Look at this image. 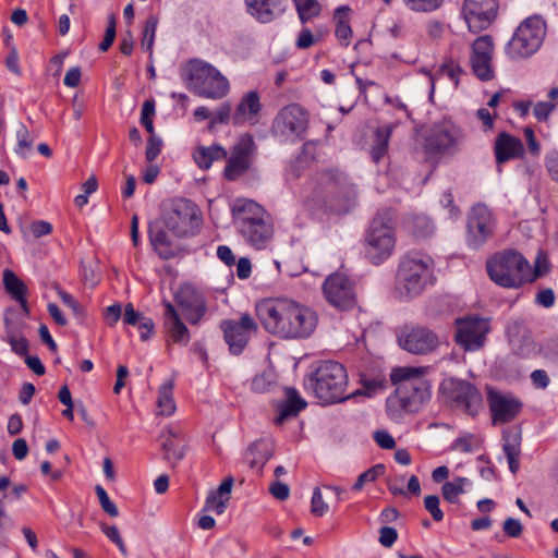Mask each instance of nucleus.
Returning <instances> with one entry per match:
<instances>
[{"mask_svg": "<svg viewBox=\"0 0 558 558\" xmlns=\"http://www.w3.org/2000/svg\"><path fill=\"white\" fill-rule=\"evenodd\" d=\"M454 142L451 133L442 128L435 129L425 141V151L428 155H436L447 150Z\"/></svg>", "mask_w": 558, "mask_h": 558, "instance_id": "e433bc0d", "label": "nucleus"}, {"mask_svg": "<svg viewBox=\"0 0 558 558\" xmlns=\"http://www.w3.org/2000/svg\"><path fill=\"white\" fill-rule=\"evenodd\" d=\"M434 260L429 255L411 252L399 264L396 276V291L400 298L412 299L420 295L432 283Z\"/></svg>", "mask_w": 558, "mask_h": 558, "instance_id": "f03ea898", "label": "nucleus"}, {"mask_svg": "<svg viewBox=\"0 0 558 558\" xmlns=\"http://www.w3.org/2000/svg\"><path fill=\"white\" fill-rule=\"evenodd\" d=\"M149 239L154 250L162 259L172 258L175 255L174 246L166 230L159 227L150 228Z\"/></svg>", "mask_w": 558, "mask_h": 558, "instance_id": "c9c22d12", "label": "nucleus"}, {"mask_svg": "<svg viewBox=\"0 0 558 558\" xmlns=\"http://www.w3.org/2000/svg\"><path fill=\"white\" fill-rule=\"evenodd\" d=\"M260 110L259 96L256 92L251 90L244 95L232 114V123L241 125L255 117Z\"/></svg>", "mask_w": 558, "mask_h": 558, "instance_id": "2f4dec72", "label": "nucleus"}, {"mask_svg": "<svg viewBox=\"0 0 558 558\" xmlns=\"http://www.w3.org/2000/svg\"><path fill=\"white\" fill-rule=\"evenodd\" d=\"M495 219L490 209L484 204L472 207L466 223V241L473 248L481 247L493 236Z\"/></svg>", "mask_w": 558, "mask_h": 558, "instance_id": "dca6fc26", "label": "nucleus"}, {"mask_svg": "<svg viewBox=\"0 0 558 558\" xmlns=\"http://www.w3.org/2000/svg\"><path fill=\"white\" fill-rule=\"evenodd\" d=\"M5 340L11 345L14 353L26 355L28 352V341L20 335L12 326L9 318H5Z\"/></svg>", "mask_w": 558, "mask_h": 558, "instance_id": "a18cd8bd", "label": "nucleus"}, {"mask_svg": "<svg viewBox=\"0 0 558 558\" xmlns=\"http://www.w3.org/2000/svg\"><path fill=\"white\" fill-rule=\"evenodd\" d=\"M494 150L497 163L501 165L511 159L522 157L524 154V146L520 138L502 132L496 137Z\"/></svg>", "mask_w": 558, "mask_h": 558, "instance_id": "bb28decb", "label": "nucleus"}, {"mask_svg": "<svg viewBox=\"0 0 558 558\" xmlns=\"http://www.w3.org/2000/svg\"><path fill=\"white\" fill-rule=\"evenodd\" d=\"M100 529L102 531V533L112 542L114 543L118 548L120 549V551L125 555L126 554V547H125V544L120 535V532L118 530L117 526L114 525H107L105 523H102L100 525Z\"/></svg>", "mask_w": 558, "mask_h": 558, "instance_id": "4d7b16f0", "label": "nucleus"}, {"mask_svg": "<svg viewBox=\"0 0 558 558\" xmlns=\"http://www.w3.org/2000/svg\"><path fill=\"white\" fill-rule=\"evenodd\" d=\"M175 301L192 325H197L206 313L204 299L192 287L182 288L175 295Z\"/></svg>", "mask_w": 558, "mask_h": 558, "instance_id": "5701e85b", "label": "nucleus"}, {"mask_svg": "<svg viewBox=\"0 0 558 558\" xmlns=\"http://www.w3.org/2000/svg\"><path fill=\"white\" fill-rule=\"evenodd\" d=\"M439 392L452 407H456L469 415L475 416L483 408V397L478 389L471 383L446 378L439 386Z\"/></svg>", "mask_w": 558, "mask_h": 558, "instance_id": "9d476101", "label": "nucleus"}, {"mask_svg": "<svg viewBox=\"0 0 558 558\" xmlns=\"http://www.w3.org/2000/svg\"><path fill=\"white\" fill-rule=\"evenodd\" d=\"M520 442L521 436L518 433H504V452L507 457L510 471L515 474L520 468Z\"/></svg>", "mask_w": 558, "mask_h": 558, "instance_id": "4c0bfd02", "label": "nucleus"}, {"mask_svg": "<svg viewBox=\"0 0 558 558\" xmlns=\"http://www.w3.org/2000/svg\"><path fill=\"white\" fill-rule=\"evenodd\" d=\"M323 293L326 301L339 310L347 311L356 304L354 283L342 272H333L325 279Z\"/></svg>", "mask_w": 558, "mask_h": 558, "instance_id": "4468645a", "label": "nucleus"}, {"mask_svg": "<svg viewBox=\"0 0 558 558\" xmlns=\"http://www.w3.org/2000/svg\"><path fill=\"white\" fill-rule=\"evenodd\" d=\"M233 477L228 476L225 478L217 489L209 492L205 501V510L213 511L217 514H222L230 500L231 490L233 487Z\"/></svg>", "mask_w": 558, "mask_h": 558, "instance_id": "c756f323", "label": "nucleus"}, {"mask_svg": "<svg viewBox=\"0 0 558 558\" xmlns=\"http://www.w3.org/2000/svg\"><path fill=\"white\" fill-rule=\"evenodd\" d=\"M255 143L248 134L241 136L231 149L223 174L227 180L235 181L246 173L254 159Z\"/></svg>", "mask_w": 558, "mask_h": 558, "instance_id": "a211bd4d", "label": "nucleus"}, {"mask_svg": "<svg viewBox=\"0 0 558 558\" xmlns=\"http://www.w3.org/2000/svg\"><path fill=\"white\" fill-rule=\"evenodd\" d=\"M486 270L492 281L502 288H520L538 275L532 272L529 262L518 252L508 250L493 255L486 262Z\"/></svg>", "mask_w": 558, "mask_h": 558, "instance_id": "20e7f679", "label": "nucleus"}, {"mask_svg": "<svg viewBox=\"0 0 558 558\" xmlns=\"http://www.w3.org/2000/svg\"><path fill=\"white\" fill-rule=\"evenodd\" d=\"M286 397V400L279 407V415L276 418L277 424H281L290 417H295L307 404L294 388H287Z\"/></svg>", "mask_w": 558, "mask_h": 558, "instance_id": "473e14b6", "label": "nucleus"}, {"mask_svg": "<svg viewBox=\"0 0 558 558\" xmlns=\"http://www.w3.org/2000/svg\"><path fill=\"white\" fill-rule=\"evenodd\" d=\"M302 23H305L320 13L317 0H293Z\"/></svg>", "mask_w": 558, "mask_h": 558, "instance_id": "49530a36", "label": "nucleus"}, {"mask_svg": "<svg viewBox=\"0 0 558 558\" xmlns=\"http://www.w3.org/2000/svg\"><path fill=\"white\" fill-rule=\"evenodd\" d=\"M493 51V38L488 35L476 38L472 44L470 63L473 73L481 81H489L494 77Z\"/></svg>", "mask_w": 558, "mask_h": 558, "instance_id": "aec40b11", "label": "nucleus"}, {"mask_svg": "<svg viewBox=\"0 0 558 558\" xmlns=\"http://www.w3.org/2000/svg\"><path fill=\"white\" fill-rule=\"evenodd\" d=\"M545 166L553 180L558 182V151L553 150L546 155Z\"/></svg>", "mask_w": 558, "mask_h": 558, "instance_id": "338daca9", "label": "nucleus"}, {"mask_svg": "<svg viewBox=\"0 0 558 558\" xmlns=\"http://www.w3.org/2000/svg\"><path fill=\"white\" fill-rule=\"evenodd\" d=\"M407 229L417 239H426L434 232V226L426 216H414L407 220Z\"/></svg>", "mask_w": 558, "mask_h": 558, "instance_id": "37998d69", "label": "nucleus"}, {"mask_svg": "<svg viewBox=\"0 0 558 558\" xmlns=\"http://www.w3.org/2000/svg\"><path fill=\"white\" fill-rule=\"evenodd\" d=\"M123 322L128 325L137 326L138 328H146V332L141 333V339L146 341L150 338L155 324L151 318L143 316L136 312L131 303L125 305L123 313Z\"/></svg>", "mask_w": 558, "mask_h": 558, "instance_id": "ea45409f", "label": "nucleus"}, {"mask_svg": "<svg viewBox=\"0 0 558 558\" xmlns=\"http://www.w3.org/2000/svg\"><path fill=\"white\" fill-rule=\"evenodd\" d=\"M160 438L163 459L175 466L185 456L186 446L181 429L171 425L167 426Z\"/></svg>", "mask_w": 558, "mask_h": 558, "instance_id": "393cba45", "label": "nucleus"}, {"mask_svg": "<svg viewBox=\"0 0 558 558\" xmlns=\"http://www.w3.org/2000/svg\"><path fill=\"white\" fill-rule=\"evenodd\" d=\"M162 142L155 134L150 135L146 147V159L153 162L161 151Z\"/></svg>", "mask_w": 558, "mask_h": 558, "instance_id": "680f3d73", "label": "nucleus"}, {"mask_svg": "<svg viewBox=\"0 0 558 558\" xmlns=\"http://www.w3.org/2000/svg\"><path fill=\"white\" fill-rule=\"evenodd\" d=\"M155 114V102L153 100H146L142 108L141 123L145 130L150 134H155L153 117Z\"/></svg>", "mask_w": 558, "mask_h": 558, "instance_id": "864d4df0", "label": "nucleus"}, {"mask_svg": "<svg viewBox=\"0 0 558 558\" xmlns=\"http://www.w3.org/2000/svg\"><path fill=\"white\" fill-rule=\"evenodd\" d=\"M308 126V114L298 104L283 107L272 122V131L276 135L291 138H301Z\"/></svg>", "mask_w": 558, "mask_h": 558, "instance_id": "f3484780", "label": "nucleus"}, {"mask_svg": "<svg viewBox=\"0 0 558 558\" xmlns=\"http://www.w3.org/2000/svg\"><path fill=\"white\" fill-rule=\"evenodd\" d=\"M555 107L551 102L539 101L534 106L533 113L538 121H544L547 120Z\"/></svg>", "mask_w": 558, "mask_h": 558, "instance_id": "0e129e2a", "label": "nucleus"}, {"mask_svg": "<svg viewBox=\"0 0 558 558\" xmlns=\"http://www.w3.org/2000/svg\"><path fill=\"white\" fill-rule=\"evenodd\" d=\"M95 492L98 497L101 509L110 517H118V508L114 505V502L110 500L107 492L102 488V486L97 485L95 487Z\"/></svg>", "mask_w": 558, "mask_h": 558, "instance_id": "5fc2aeb1", "label": "nucleus"}, {"mask_svg": "<svg viewBox=\"0 0 558 558\" xmlns=\"http://www.w3.org/2000/svg\"><path fill=\"white\" fill-rule=\"evenodd\" d=\"M424 507L430 513L434 521L439 522L444 519V512L439 508V497L428 495L424 498Z\"/></svg>", "mask_w": 558, "mask_h": 558, "instance_id": "6e6d98bb", "label": "nucleus"}, {"mask_svg": "<svg viewBox=\"0 0 558 558\" xmlns=\"http://www.w3.org/2000/svg\"><path fill=\"white\" fill-rule=\"evenodd\" d=\"M227 155L225 147L214 144L211 146H198L193 153V158L201 169H209L215 160L226 159Z\"/></svg>", "mask_w": 558, "mask_h": 558, "instance_id": "f704fd0d", "label": "nucleus"}, {"mask_svg": "<svg viewBox=\"0 0 558 558\" xmlns=\"http://www.w3.org/2000/svg\"><path fill=\"white\" fill-rule=\"evenodd\" d=\"M245 241L255 248H265L274 236L271 220L254 223L239 229Z\"/></svg>", "mask_w": 558, "mask_h": 558, "instance_id": "cd10ccee", "label": "nucleus"}, {"mask_svg": "<svg viewBox=\"0 0 558 558\" xmlns=\"http://www.w3.org/2000/svg\"><path fill=\"white\" fill-rule=\"evenodd\" d=\"M392 130L393 126L391 124L384 125L376 130L374 144L371 149V157L374 162H379L387 154Z\"/></svg>", "mask_w": 558, "mask_h": 558, "instance_id": "a19ab883", "label": "nucleus"}, {"mask_svg": "<svg viewBox=\"0 0 558 558\" xmlns=\"http://www.w3.org/2000/svg\"><path fill=\"white\" fill-rule=\"evenodd\" d=\"M395 221L389 211L377 214L365 235V254L374 265L387 260L395 251Z\"/></svg>", "mask_w": 558, "mask_h": 558, "instance_id": "0eeeda50", "label": "nucleus"}, {"mask_svg": "<svg viewBox=\"0 0 558 558\" xmlns=\"http://www.w3.org/2000/svg\"><path fill=\"white\" fill-rule=\"evenodd\" d=\"M187 88L195 95L209 99H221L230 89L228 78L213 64L193 59L182 74Z\"/></svg>", "mask_w": 558, "mask_h": 558, "instance_id": "39448f33", "label": "nucleus"}, {"mask_svg": "<svg viewBox=\"0 0 558 558\" xmlns=\"http://www.w3.org/2000/svg\"><path fill=\"white\" fill-rule=\"evenodd\" d=\"M397 341L401 349L415 355L429 354L440 344L438 335L424 326H403Z\"/></svg>", "mask_w": 558, "mask_h": 558, "instance_id": "ddd939ff", "label": "nucleus"}, {"mask_svg": "<svg viewBox=\"0 0 558 558\" xmlns=\"http://www.w3.org/2000/svg\"><path fill=\"white\" fill-rule=\"evenodd\" d=\"M498 0H464L463 16L473 33L487 28L497 16Z\"/></svg>", "mask_w": 558, "mask_h": 558, "instance_id": "6ab92c4d", "label": "nucleus"}, {"mask_svg": "<svg viewBox=\"0 0 558 558\" xmlns=\"http://www.w3.org/2000/svg\"><path fill=\"white\" fill-rule=\"evenodd\" d=\"M502 531L507 536L517 538L521 536L523 532V525L518 519L510 517L505 520L502 524Z\"/></svg>", "mask_w": 558, "mask_h": 558, "instance_id": "bf43d9fd", "label": "nucleus"}, {"mask_svg": "<svg viewBox=\"0 0 558 558\" xmlns=\"http://www.w3.org/2000/svg\"><path fill=\"white\" fill-rule=\"evenodd\" d=\"M57 293L61 301L63 302V304L70 307L75 316L82 317L84 315L82 306L70 293L59 288L57 290Z\"/></svg>", "mask_w": 558, "mask_h": 558, "instance_id": "052dcab7", "label": "nucleus"}, {"mask_svg": "<svg viewBox=\"0 0 558 558\" xmlns=\"http://www.w3.org/2000/svg\"><path fill=\"white\" fill-rule=\"evenodd\" d=\"M270 494L278 500H286L290 495V488L287 484L276 481L269 487Z\"/></svg>", "mask_w": 558, "mask_h": 558, "instance_id": "774afa93", "label": "nucleus"}, {"mask_svg": "<svg viewBox=\"0 0 558 558\" xmlns=\"http://www.w3.org/2000/svg\"><path fill=\"white\" fill-rule=\"evenodd\" d=\"M310 381L315 396L323 402L335 403L349 398L347 395L348 375L344 367L338 362H322Z\"/></svg>", "mask_w": 558, "mask_h": 558, "instance_id": "6e6552de", "label": "nucleus"}, {"mask_svg": "<svg viewBox=\"0 0 558 558\" xmlns=\"http://www.w3.org/2000/svg\"><path fill=\"white\" fill-rule=\"evenodd\" d=\"M376 444L383 449H393L396 441L393 437L386 430H377L374 433Z\"/></svg>", "mask_w": 558, "mask_h": 558, "instance_id": "69168bd1", "label": "nucleus"}, {"mask_svg": "<svg viewBox=\"0 0 558 558\" xmlns=\"http://www.w3.org/2000/svg\"><path fill=\"white\" fill-rule=\"evenodd\" d=\"M385 473V465L384 464H376L368 469L367 471L363 472L359 475L356 482L353 485V489L360 490L364 487L365 484L372 483L376 481L378 477L384 475Z\"/></svg>", "mask_w": 558, "mask_h": 558, "instance_id": "8fccbe9b", "label": "nucleus"}, {"mask_svg": "<svg viewBox=\"0 0 558 558\" xmlns=\"http://www.w3.org/2000/svg\"><path fill=\"white\" fill-rule=\"evenodd\" d=\"M223 338L232 354H241L247 345L251 336L258 329L255 319L248 314H241L239 319H225L220 323Z\"/></svg>", "mask_w": 558, "mask_h": 558, "instance_id": "2eb2a0df", "label": "nucleus"}, {"mask_svg": "<svg viewBox=\"0 0 558 558\" xmlns=\"http://www.w3.org/2000/svg\"><path fill=\"white\" fill-rule=\"evenodd\" d=\"M469 484L470 481L466 477H454L442 485V497L450 504H459V496L465 493V486Z\"/></svg>", "mask_w": 558, "mask_h": 558, "instance_id": "c03bdc74", "label": "nucleus"}, {"mask_svg": "<svg viewBox=\"0 0 558 558\" xmlns=\"http://www.w3.org/2000/svg\"><path fill=\"white\" fill-rule=\"evenodd\" d=\"M157 23H158L157 19L155 16H150L146 21L144 32H143V38H142L141 46L143 49L149 51L150 54H151V50H153V46H154V41H155Z\"/></svg>", "mask_w": 558, "mask_h": 558, "instance_id": "3c124183", "label": "nucleus"}, {"mask_svg": "<svg viewBox=\"0 0 558 558\" xmlns=\"http://www.w3.org/2000/svg\"><path fill=\"white\" fill-rule=\"evenodd\" d=\"M165 328L170 340L177 344L186 345L190 342V331L182 322L180 314L170 302H163Z\"/></svg>", "mask_w": 558, "mask_h": 558, "instance_id": "a878e982", "label": "nucleus"}, {"mask_svg": "<svg viewBox=\"0 0 558 558\" xmlns=\"http://www.w3.org/2000/svg\"><path fill=\"white\" fill-rule=\"evenodd\" d=\"M425 374V367L403 366L392 369L390 379L397 386V399L405 412H417L430 399V385L424 378Z\"/></svg>", "mask_w": 558, "mask_h": 558, "instance_id": "7ed1b4c3", "label": "nucleus"}, {"mask_svg": "<svg viewBox=\"0 0 558 558\" xmlns=\"http://www.w3.org/2000/svg\"><path fill=\"white\" fill-rule=\"evenodd\" d=\"M291 299H266L257 303L256 313L266 331L287 339L291 322Z\"/></svg>", "mask_w": 558, "mask_h": 558, "instance_id": "f8f14e48", "label": "nucleus"}, {"mask_svg": "<svg viewBox=\"0 0 558 558\" xmlns=\"http://www.w3.org/2000/svg\"><path fill=\"white\" fill-rule=\"evenodd\" d=\"M414 12H433L439 9L444 0H402Z\"/></svg>", "mask_w": 558, "mask_h": 558, "instance_id": "603ef678", "label": "nucleus"}, {"mask_svg": "<svg viewBox=\"0 0 558 558\" xmlns=\"http://www.w3.org/2000/svg\"><path fill=\"white\" fill-rule=\"evenodd\" d=\"M275 385L276 374L271 369H266L252 379L251 388L255 392L264 393L271 390Z\"/></svg>", "mask_w": 558, "mask_h": 558, "instance_id": "de8ad7c7", "label": "nucleus"}, {"mask_svg": "<svg viewBox=\"0 0 558 558\" xmlns=\"http://www.w3.org/2000/svg\"><path fill=\"white\" fill-rule=\"evenodd\" d=\"M16 138L17 147L15 151L17 155L25 157L27 155V151H29L33 146V137L31 136L29 131L23 123L19 124V128L16 130Z\"/></svg>", "mask_w": 558, "mask_h": 558, "instance_id": "09e8293b", "label": "nucleus"}, {"mask_svg": "<svg viewBox=\"0 0 558 558\" xmlns=\"http://www.w3.org/2000/svg\"><path fill=\"white\" fill-rule=\"evenodd\" d=\"M158 415L170 416L174 413L177 407L173 400V380L162 384L158 391L157 399Z\"/></svg>", "mask_w": 558, "mask_h": 558, "instance_id": "79ce46f5", "label": "nucleus"}, {"mask_svg": "<svg viewBox=\"0 0 558 558\" xmlns=\"http://www.w3.org/2000/svg\"><path fill=\"white\" fill-rule=\"evenodd\" d=\"M454 327V341L466 352L482 350L492 329L489 318L475 314L457 318Z\"/></svg>", "mask_w": 558, "mask_h": 558, "instance_id": "9b49d317", "label": "nucleus"}, {"mask_svg": "<svg viewBox=\"0 0 558 558\" xmlns=\"http://www.w3.org/2000/svg\"><path fill=\"white\" fill-rule=\"evenodd\" d=\"M546 36V23L541 15L526 17L515 29L506 47L512 60L530 58L537 52Z\"/></svg>", "mask_w": 558, "mask_h": 558, "instance_id": "1a4fd4ad", "label": "nucleus"}, {"mask_svg": "<svg viewBox=\"0 0 558 558\" xmlns=\"http://www.w3.org/2000/svg\"><path fill=\"white\" fill-rule=\"evenodd\" d=\"M289 336L287 339H305L316 329L317 313L305 304L291 301Z\"/></svg>", "mask_w": 558, "mask_h": 558, "instance_id": "412c9836", "label": "nucleus"}, {"mask_svg": "<svg viewBox=\"0 0 558 558\" xmlns=\"http://www.w3.org/2000/svg\"><path fill=\"white\" fill-rule=\"evenodd\" d=\"M398 538V532L395 527L383 526L379 530V543L384 547H391Z\"/></svg>", "mask_w": 558, "mask_h": 558, "instance_id": "e2e57ef3", "label": "nucleus"}, {"mask_svg": "<svg viewBox=\"0 0 558 558\" xmlns=\"http://www.w3.org/2000/svg\"><path fill=\"white\" fill-rule=\"evenodd\" d=\"M487 401L494 425L513 421L522 410V402L519 399L495 390L488 391Z\"/></svg>", "mask_w": 558, "mask_h": 558, "instance_id": "4be33fe9", "label": "nucleus"}, {"mask_svg": "<svg viewBox=\"0 0 558 558\" xmlns=\"http://www.w3.org/2000/svg\"><path fill=\"white\" fill-rule=\"evenodd\" d=\"M355 198V189L338 171H324L312 178L303 191V205L311 213L347 210Z\"/></svg>", "mask_w": 558, "mask_h": 558, "instance_id": "f257e3e1", "label": "nucleus"}, {"mask_svg": "<svg viewBox=\"0 0 558 558\" xmlns=\"http://www.w3.org/2000/svg\"><path fill=\"white\" fill-rule=\"evenodd\" d=\"M350 12L351 9L348 5H342L335 11L333 15V19L337 24L335 35L340 41V44L344 47L349 46L350 38L352 36V28L349 23Z\"/></svg>", "mask_w": 558, "mask_h": 558, "instance_id": "58836bf2", "label": "nucleus"}, {"mask_svg": "<svg viewBox=\"0 0 558 558\" xmlns=\"http://www.w3.org/2000/svg\"><path fill=\"white\" fill-rule=\"evenodd\" d=\"M248 464L252 469L260 471L266 462L274 456V445L269 440H257L253 442L246 452Z\"/></svg>", "mask_w": 558, "mask_h": 558, "instance_id": "72a5a7b5", "label": "nucleus"}, {"mask_svg": "<svg viewBox=\"0 0 558 558\" xmlns=\"http://www.w3.org/2000/svg\"><path fill=\"white\" fill-rule=\"evenodd\" d=\"M162 221L167 230L174 236L191 238L199 232L203 214L193 201L174 197L165 206Z\"/></svg>", "mask_w": 558, "mask_h": 558, "instance_id": "423d86ee", "label": "nucleus"}, {"mask_svg": "<svg viewBox=\"0 0 558 558\" xmlns=\"http://www.w3.org/2000/svg\"><path fill=\"white\" fill-rule=\"evenodd\" d=\"M328 509L329 507L324 501L320 489L316 487L311 500V512L316 517H322L327 513Z\"/></svg>", "mask_w": 558, "mask_h": 558, "instance_id": "13d9d810", "label": "nucleus"}, {"mask_svg": "<svg viewBox=\"0 0 558 558\" xmlns=\"http://www.w3.org/2000/svg\"><path fill=\"white\" fill-rule=\"evenodd\" d=\"M248 12L262 23L271 22L282 9V0H245Z\"/></svg>", "mask_w": 558, "mask_h": 558, "instance_id": "7c9ffc66", "label": "nucleus"}, {"mask_svg": "<svg viewBox=\"0 0 558 558\" xmlns=\"http://www.w3.org/2000/svg\"><path fill=\"white\" fill-rule=\"evenodd\" d=\"M238 229L271 220L269 214L252 199H238L232 208Z\"/></svg>", "mask_w": 558, "mask_h": 558, "instance_id": "b1692460", "label": "nucleus"}, {"mask_svg": "<svg viewBox=\"0 0 558 558\" xmlns=\"http://www.w3.org/2000/svg\"><path fill=\"white\" fill-rule=\"evenodd\" d=\"M2 281L5 292L15 300L20 305L25 315L29 314L28 302L26 300L27 286L16 274L5 268L2 272Z\"/></svg>", "mask_w": 558, "mask_h": 558, "instance_id": "c85d7f7f", "label": "nucleus"}]
</instances>
